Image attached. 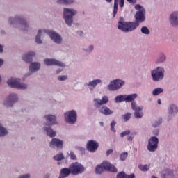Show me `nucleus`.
<instances>
[{"mask_svg": "<svg viewBox=\"0 0 178 178\" xmlns=\"http://www.w3.org/2000/svg\"><path fill=\"white\" fill-rule=\"evenodd\" d=\"M135 9L136 10H138L135 15L136 22H124L123 18H120V20L118 22L119 30H121L124 33L133 31V30H136L140 26V23L145 21V9L140 4L135 5Z\"/></svg>", "mask_w": 178, "mask_h": 178, "instance_id": "1", "label": "nucleus"}, {"mask_svg": "<svg viewBox=\"0 0 178 178\" xmlns=\"http://www.w3.org/2000/svg\"><path fill=\"white\" fill-rule=\"evenodd\" d=\"M138 95L136 93L131 94V95H125V102H131V108L133 111H134V116L136 119H141L144 114L143 113V106H137V103L134 102L136 98H137Z\"/></svg>", "mask_w": 178, "mask_h": 178, "instance_id": "2", "label": "nucleus"}, {"mask_svg": "<svg viewBox=\"0 0 178 178\" xmlns=\"http://www.w3.org/2000/svg\"><path fill=\"white\" fill-rule=\"evenodd\" d=\"M105 170H107L108 172H113L114 173L118 172L116 167H115V165H112L108 161H103L101 165H97L95 169V172L98 175H101V173H103V172H105Z\"/></svg>", "mask_w": 178, "mask_h": 178, "instance_id": "3", "label": "nucleus"}, {"mask_svg": "<svg viewBox=\"0 0 178 178\" xmlns=\"http://www.w3.org/2000/svg\"><path fill=\"white\" fill-rule=\"evenodd\" d=\"M77 14V11L74 9L64 8V20L67 26H72L73 23V16Z\"/></svg>", "mask_w": 178, "mask_h": 178, "instance_id": "4", "label": "nucleus"}, {"mask_svg": "<svg viewBox=\"0 0 178 178\" xmlns=\"http://www.w3.org/2000/svg\"><path fill=\"white\" fill-rule=\"evenodd\" d=\"M151 74L154 81H159V80L163 79L165 69L162 67H158L151 72Z\"/></svg>", "mask_w": 178, "mask_h": 178, "instance_id": "5", "label": "nucleus"}, {"mask_svg": "<svg viewBox=\"0 0 178 178\" xmlns=\"http://www.w3.org/2000/svg\"><path fill=\"white\" fill-rule=\"evenodd\" d=\"M70 169L71 170V175L76 176L77 175H81L84 172V166L79 163V162H74L70 164Z\"/></svg>", "mask_w": 178, "mask_h": 178, "instance_id": "6", "label": "nucleus"}, {"mask_svg": "<svg viewBox=\"0 0 178 178\" xmlns=\"http://www.w3.org/2000/svg\"><path fill=\"white\" fill-rule=\"evenodd\" d=\"M64 116L65 122L70 124H74V122H77V113L74 110L65 113Z\"/></svg>", "mask_w": 178, "mask_h": 178, "instance_id": "7", "label": "nucleus"}, {"mask_svg": "<svg viewBox=\"0 0 178 178\" xmlns=\"http://www.w3.org/2000/svg\"><path fill=\"white\" fill-rule=\"evenodd\" d=\"M7 84L12 88H19L20 90H26L27 85L20 83L19 80L12 78L7 81Z\"/></svg>", "mask_w": 178, "mask_h": 178, "instance_id": "8", "label": "nucleus"}, {"mask_svg": "<svg viewBox=\"0 0 178 178\" xmlns=\"http://www.w3.org/2000/svg\"><path fill=\"white\" fill-rule=\"evenodd\" d=\"M159 143V140H158V138H156V136H152L148 141V151H149V152H155V151L158 149Z\"/></svg>", "mask_w": 178, "mask_h": 178, "instance_id": "9", "label": "nucleus"}, {"mask_svg": "<svg viewBox=\"0 0 178 178\" xmlns=\"http://www.w3.org/2000/svg\"><path fill=\"white\" fill-rule=\"evenodd\" d=\"M124 84V82L120 79H116L111 81L108 86V88L110 91H115V90H119L122 86Z\"/></svg>", "mask_w": 178, "mask_h": 178, "instance_id": "10", "label": "nucleus"}, {"mask_svg": "<svg viewBox=\"0 0 178 178\" xmlns=\"http://www.w3.org/2000/svg\"><path fill=\"white\" fill-rule=\"evenodd\" d=\"M8 22L10 24H13L15 23H18L19 24H22V26L24 27L25 30L26 29H29V26H27V22H26V19H24V18H22L21 17H15V18H10Z\"/></svg>", "mask_w": 178, "mask_h": 178, "instance_id": "11", "label": "nucleus"}, {"mask_svg": "<svg viewBox=\"0 0 178 178\" xmlns=\"http://www.w3.org/2000/svg\"><path fill=\"white\" fill-rule=\"evenodd\" d=\"M44 33H47L49 35L50 38L56 42V44H60V42H62V38L56 32L44 30Z\"/></svg>", "mask_w": 178, "mask_h": 178, "instance_id": "12", "label": "nucleus"}, {"mask_svg": "<svg viewBox=\"0 0 178 178\" xmlns=\"http://www.w3.org/2000/svg\"><path fill=\"white\" fill-rule=\"evenodd\" d=\"M18 100L17 95L15 93L10 94L4 101V105L6 106H13V104L17 102Z\"/></svg>", "mask_w": 178, "mask_h": 178, "instance_id": "13", "label": "nucleus"}, {"mask_svg": "<svg viewBox=\"0 0 178 178\" xmlns=\"http://www.w3.org/2000/svg\"><path fill=\"white\" fill-rule=\"evenodd\" d=\"M94 106L96 108H99V106H101V105H104L105 104H108V102H109V97H108V96H104L102 97V99H94Z\"/></svg>", "mask_w": 178, "mask_h": 178, "instance_id": "14", "label": "nucleus"}, {"mask_svg": "<svg viewBox=\"0 0 178 178\" xmlns=\"http://www.w3.org/2000/svg\"><path fill=\"white\" fill-rule=\"evenodd\" d=\"M99 145L95 140H89L87 143V149L90 152H95L98 149Z\"/></svg>", "mask_w": 178, "mask_h": 178, "instance_id": "15", "label": "nucleus"}, {"mask_svg": "<svg viewBox=\"0 0 178 178\" xmlns=\"http://www.w3.org/2000/svg\"><path fill=\"white\" fill-rule=\"evenodd\" d=\"M50 147L52 148H57L58 149H62V148H63V141L58 138H53L50 143Z\"/></svg>", "mask_w": 178, "mask_h": 178, "instance_id": "16", "label": "nucleus"}, {"mask_svg": "<svg viewBox=\"0 0 178 178\" xmlns=\"http://www.w3.org/2000/svg\"><path fill=\"white\" fill-rule=\"evenodd\" d=\"M44 63L45 65H47V66H52V65H55L56 66H60L61 67H65V64L56 59H45Z\"/></svg>", "mask_w": 178, "mask_h": 178, "instance_id": "17", "label": "nucleus"}, {"mask_svg": "<svg viewBox=\"0 0 178 178\" xmlns=\"http://www.w3.org/2000/svg\"><path fill=\"white\" fill-rule=\"evenodd\" d=\"M170 22L173 26H178V12H175L170 15Z\"/></svg>", "mask_w": 178, "mask_h": 178, "instance_id": "18", "label": "nucleus"}, {"mask_svg": "<svg viewBox=\"0 0 178 178\" xmlns=\"http://www.w3.org/2000/svg\"><path fill=\"white\" fill-rule=\"evenodd\" d=\"M33 56H35V53L33 51H30L27 54L23 55L22 59L24 62H27V63L33 62Z\"/></svg>", "mask_w": 178, "mask_h": 178, "instance_id": "19", "label": "nucleus"}, {"mask_svg": "<svg viewBox=\"0 0 178 178\" xmlns=\"http://www.w3.org/2000/svg\"><path fill=\"white\" fill-rule=\"evenodd\" d=\"M99 111L100 112V113H102V115H106V116H108L109 115H112L113 113V111L111 110L106 106L100 107L99 108Z\"/></svg>", "mask_w": 178, "mask_h": 178, "instance_id": "20", "label": "nucleus"}, {"mask_svg": "<svg viewBox=\"0 0 178 178\" xmlns=\"http://www.w3.org/2000/svg\"><path fill=\"white\" fill-rule=\"evenodd\" d=\"M70 173H72V171L70 170V167H69V168H64L60 170V176H59L58 178L67 177V176H69V175H70Z\"/></svg>", "mask_w": 178, "mask_h": 178, "instance_id": "21", "label": "nucleus"}, {"mask_svg": "<svg viewBox=\"0 0 178 178\" xmlns=\"http://www.w3.org/2000/svg\"><path fill=\"white\" fill-rule=\"evenodd\" d=\"M45 118L50 123L51 125L56 124V117L52 115H45Z\"/></svg>", "mask_w": 178, "mask_h": 178, "instance_id": "22", "label": "nucleus"}, {"mask_svg": "<svg viewBox=\"0 0 178 178\" xmlns=\"http://www.w3.org/2000/svg\"><path fill=\"white\" fill-rule=\"evenodd\" d=\"M40 65L38 63H32L29 66L30 72H37L40 70Z\"/></svg>", "mask_w": 178, "mask_h": 178, "instance_id": "23", "label": "nucleus"}, {"mask_svg": "<svg viewBox=\"0 0 178 178\" xmlns=\"http://www.w3.org/2000/svg\"><path fill=\"white\" fill-rule=\"evenodd\" d=\"M45 131L47 132V136L49 137H55L56 136V132H55L51 127L44 128Z\"/></svg>", "mask_w": 178, "mask_h": 178, "instance_id": "24", "label": "nucleus"}, {"mask_svg": "<svg viewBox=\"0 0 178 178\" xmlns=\"http://www.w3.org/2000/svg\"><path fill=\"white\" fill-rule=\"evenodd\" d=\"M115 101L117 103L123 102L126 101V95H120L118 96H116Z\"/></svg>", "mask_w": 178, "mask_h": 178, "instance_id": "25", "label": "nucleus"}, {"mask_svg": "<svg viewBox=\"0 0 178 178\" xmlns=\"http://www.w3.org/2000/svg\"><path fill=\"white\" fill-rule=\"evenodd\" d=\"M42 33V31L41 29H39L38 31V34L35 38V42L36 44H42V41L41 40V34Z\"/></svg>", "mask_w": 178, "mask_h": 178, "instance_id": "26", "label": "nucleus"}, {"mask_svg": "<svg viewBox=\"0 0 178 178\" xmlns=\"http://www.w3.org/2000/svg\"><path fill=\"white\" fill-rule=\"evenodd\" d=\"M101 80L100 79H95L88 83H86V86H89L90 87H97V84H100Z\"/></svg>", "mask_w": 178, "mask_h": 178, "instance_id": "27", "label": "nucleus"}, {"mask_svg": "<svg viewBox=\"0 0 178 178\" xmlns=\"http://www.w3.org/2000/svg\"><path fill=\"white\" fill-rule=\"evenodd\" d=\"M177 112H178L177 106L175 104H172L170 106L169 113H177Z\"/></svg>", "mask_w": 178, "mask_h": 178, "instance_id": "28", "label": "nucleus"}, {"mask_svg": "<svg viewBox=\"0 0 178 178\" xmlns=\"http://www.w3.org/2000/svg\"><path fill=\"white\" fill-rule=\"evenodd\" d=\"M138 169L141 171V172H148V170H149V165H142L140 164L138 165Z\"/></svg>", "mask_w": 178, "mask_h": 178, "instance_id": "29", "label": "nucleus"}, {"mask_svg": "<svg viewBox=\"0 0 178 178\" xmlns=\"http://www.w3.org/2000/svg\"><path fill=\"white\" fill-rule=\"evenodd\" d=\"M6 134H8V131L2 127V124H0V137H4Z\"/></svg>", "mask_w": 178, "mask_h": 178, "instance_id": "30", "label": "nucleus"}, {"mask_svg": "<svg viewBox=\"0 0 178 178\" xmlns=\"http://www.w3.org/2000/svg\"><path fill=\"white\" fill-rule=\"evenodd\" d=\"M74 2V0H58V3H63L64 5H70L71 3H73Z\"/></svg>", "mask_w": 178, "mask_h": 178, "instance_id": "31", "label": "nucleus"}, {"mask_svg": "<svg viewBox=\"0 0 178 178\" xmlns=\"http://www.w3.org/2000/svg\"><path fill=\"white\" fill-rule=\"evenodd\" d=\"M54 161H62V159H65V156H63V154L59 153L54 156Z\"/></svg>", "mask_w": 178, "mask_h": 178, "instance_id": "32", "label": "nucleus"}, {"mask_svg": "<svg viewBox=\"0 0 178 178\" xmlns=\"http://www.w3.org/2000/svg\"><path fill=\"white\" fill-rule=\"evenodd\" d=\"M161 92H163V89L161 88H157L153 90L152 94L153 95H159Z\"/></svg>", "mask_w": 178, "mask_h": 178, "instance_id": "33", "label": "nucleus"}, {"mask_svg": "<svg viewBox=\"0 0 178 178\" xmlns=\"http://www.w3.org/2000/svg\"><path fill=\"white\" fill-rule=\"evenodd\" d=\"M117 13H118V0H114L113 17L116 16Z\"/></svg>", "mask_w": 178, "mask_h": 178, "instance_id": "34", "label": "nucleus"}, {"mask_svg": "<svg viewBox=\"0 0 178 178\" xmlns=\"http://www.w3.org/2000/svg\"><path fill=\"white\" fill-rule=\"evenodd\" d=\"M127 156H129V153L123 152L120 155V161H126Z\"/></svg>", "mask_w": 178, "mask_h": 178, "instance_id": "35", "label": "nucleus"}, {"mask_svg": "<svg viewBox=\"0 0 178 178\" xmlns=\"http://www.w3.org/2000/svg\"><path fill=\"white\" fill-rule=\"evenodd\" d=\"M122 118H123L124 122H127L130 119V118H131V113H128L125 115H123Z\"/></svg>", "mask_w": 178, "mask_h": 178, "instance_id": "36", "label": "nucleus"}, {"mask_svg": "<svg viewBox=\"0 0 178 178\" xmlns=\"http://www.w3.org/2000/svg\"><path fill=\"white\" fill-rule=\"evenodd\" d=\"M141 33H143V34H149V30L147 26H143L141 29Z\"/></svg>", "mask_w": 178, "mask_h": 178, "instance_id": "37", "label": "nucleus"}, {"mask_svg": "<svg viewBox=\"0 0 178 178\" xmlns=\"http://www.w3.org/2000/svg\"><path fill=\"white\" fill-rule=\"evenodd\" d=\"M117 178H126V172H120L117 175Z\"/></svg>", "mask_w": 178, "mask_h": 178, "instance_id": "38", "label": "nucleus"}, {"mask_svg": "<svg viewBox=\"0 0 178 178\" xmlns=\"http://www.w3.org/2000/svg\"><path fill=\"white\" fill-rule=\"evenodd\" d=\"M115 126H116V122L112 121L111 123V131L114 133H116V130H115Z\"/></svg>", "mask_w": 178, "mask_h": 178, "instance_id": "39", "label": "nucleus"}, {"mask_svg": "<svg viewBox=\"0 0 178 178\" xmlns=\"http://www.w3.org/2000/svg\"><path fill=\"white\" fill-rule=\"evenodd\" d=\"M70 159L72 161H77V157L76 156V154H74V152H71L70 154Z\"/></svg>", "mask_w": 178, "mask_h": 178, "instance_id": "40", "label": "nucleus"}, {"mask_svg": "<svg viewBox=\"0 0 178 178\" xmlns=\"http://www.w3.org/2000/svg\"><path fill=\"white\" fill-rule=\"evenodd\" d=\"M161 123H162V118L159 119L158 121L155 122L153 124V127H158V126H159V124H161Z\"/></svg>", "mask_w": 178, "mask_h": 178, "instance_id": "41", "label": "nucleus"}, {"mask_svg": "<svg viewBox=\"0 0 178 178\" xmlns=\"http://www.w3.org/2000/svg\"><path fill=\"white\" fill-rule=\"evenodd\" d=\"M58 80H59L60 81H65V80H67V76L63 75V76H58Z\"/></svg>", "mask_w": 178, "mask_h": 178, "instance_id": "42", "label": "nucleus"}, {"mask_svg": "<svg viewBox=\"0 0 178 178\" xmlns=\"http://www.w3.org/2000/svg\"><path fill=\"white\" fill-rule=\"evenodd\" d=\"M129 134H130V131L127 130L124 132H122L120 134V137L123 138L125 137V136H129Z\"/></svg>", "mask_w": 178, "mask_h": 178, "instance_id": "43", "label": "nucleus"}, {"mask_svg": "<svg viewBox=\"0 0 178 178\" xmlns=\"http://www.w3.org/2000/svg\"><path fill=\"white\" fill-rule=\"evenodd\" d=\"M126 178H136V175H134V173L131 175L126 174Z\"/></svg>", "mask_w": 178, "mask_h": 178, "instance_id": "44", "label": "nucleus"}, {"mask_svg": "<svg viewBox=\"0 0 178 178\" xmlns=\"http://www.w3.org/2000/svg\"><path fill=\"white\" fill-rule=\"evenodd\" d=\"M166 59V56L165 55H162L160 58V60H159V63L161 62H165V60Z\"/></svg>", "mask_w": 178, "mask_h": 178, "instance_id": "45", "label": "nucleus"}, {"mask_svg": "<svg viewBox=\"0 0 178 178\" xmlns=\"http://www.w3.org/2000/svg\"><path fill=\"white\" fill-rule=\"evenodd\" d=\"M111 154H113V149H108L107 150L106 155V156H109Z\"/></svg>", "mask_w": 178, "mask_h": 178, "instance_id": "46", "label": "nucleus"}, {"mask_svg": "<svg viewBox=\"0 0 178 178\" xmlns=\"http://www.w3.org/2000/svg\"><path fill=\"white\" fill-rule=\"evenodd\" d=\"M120 8H123V6H124V0H120Z\"/></svg>", "mask_w": 178, "mask_h": 178, "instance_id": "47", "label": "nucleus"}, {"mask_svg": "<svg viewBox=\"0 0 178 178\" xmlns=\"http://www.w3.org/2000/svg\"><path fill=\"white\" fill-rule=\"evenodd\" d=\"M19 178H30V175L26 174L25 175H22L21 177H19Z\"/></svg>", "mask_w": 178, "mask_h": 178, "instance_id": "48", "label": "nucleus"}, {"mask_svg": "<svg viewBox=\"0 0 178 178\" xmlns=\"http://www.w3.org/2000/svg\"><path fill=\"white\" fill-rule=\"evenodd\" d=\"M129 3H136L137 0H127Z\"/></svg>", "mask_w": 178, "mask_h": 178, "instance_id": "49", "label": "nucleus"}, {"mask_svg": "<svg viewBox=\"0 0 178 178\" xmlns=\"http://www.w3.org/2000/svg\"><path fill=\"white\" fill-rule=\"evenodd\" d=\"M3 52V47L0 44V54H2Z\"/></svg>", "mask_w": 178, "mask_h": 178, "instance_id": "50", "label": "nucleus"}, {"mask_svg": "<svg viewBox=\"0 0 178 178\" xmlns=\"http://www.w3.org/2000/svg\"><path fill=\"white\" fill-rule=\"evenodd\" d=\"M127 140H128V141H133V137H131V136H128V137H127Z\"/></svg>", "mask_w": 178, "mask_h": 178, "instance_id": "51", "label": "nucleus"}, {"mask_svg": "<svg viewBox=\"0 0 178 178\" xmlns=\"http://www.w3.org/2000/svg\"><path fill=\"white\" fill-rule=\"evenodd\" d=\"M92 49H94V46L91 45L89 47V51H92Z\"/></svg>", "mask_w": 178, "mask_h": 178, "instance_id": "52", "label": "nucleus"}, {"mask_svg": "<svg viewBox=\"0 0 178 178\" xmlns=\"http://www.w3.org/2000/svg\"><path fill=\"white\" fill-rule=\"evenodd\" d=\"M78 34L81 36L84 33H83V31H78Z\"/></svg>", "mask_w": 178, "mask_h": 178, "instance_id": "53", "label": "nucleus"}, {"mask_svg": "<svg viewBox=\"0 0 178 178\" xmlns=\"http://www.w3.org/2000/svg\"><path fill=\"white\" fill-rule=\"evenodd\" d=\"M3 65V60L0 59V66H2Z\"/></svg>", "mask_w": 178, "mask_h": 178, "instance_id": "54", "label": "nucleus"}, {"mask_svg": "<svg viewBox=\"0 0 178 178\" xmlns=\"http://www.w3.org/2000/svg\"><path fill=\"white\" fill-rule=\"evenodd\" d=\"M156 136H158L159 134V131L156 130V132L154 133Z\"/></svg>", "mask_w": 178, "mask_h": 178, "instance_id": "55", "label": "nucleus"}, {"mask_svg": "<svg viewBox=\"0 0 178 178\" xmlns=\"http://www.w3.org/2000/svg\"><path fill=\"white\" fill-rule=\"evenodd\" d=\"M157 102H158V104H159V105H161V99H159L157 100Z\"/></svg>", "mask_w": 178, "mask_h": 178, "instance_id": "56", "label": "nucleus"}, {"mask_svg": "<svg viewBox=\"0 0 178 178\" xmlns=\"http://www.w3.org/2000/svg\"><path fill=\"white\" fill-rule=\"evenodd\" d=\"M44 178H49V174H47V175L44 176Z\"/></svg>", "mask_w": 178, "mask_h": 178, "instance_id": "57", "label": "nucleus"}, {"mask_svg": "<svg viewBox=\"0 0 178 178\" xmlns=\"http://www.w3.org/2000/svg\"><path fill=\"white\" fill-rule=\"evenodd\" d=\"M60 72H62L60 70H58L56 71L57 74H59V73H60Z\"/></svg>", "mask_w": 178, "mask_h": 178, "instance_id": "58", "label": "nucleus"}, {"mask_svg": "<svg viewBox=\"0 0 178 178\" xmlns=\"http://www.w3.org/2000/svg\"><path fill=\"white\" fill-rule=\"evenodd\" d=\"M108 3H111L112 2V0H106Z\"/></svg>", "mask_w": 178, "mask_h": 178, "instance_id": "59", "label": "nucleus"}, {"mask_svg": "<svg viewBox=\"0 0 178 178\" xmlns=\"http://www.w3.org/2000/svg\"><path fill=\"white\" fill-rule=\"evenodd\" d=\"M100 125H101L102 127L104 126V122H100Z\"/></svg>", "mask_w": 178, "mask_h": 178, "instance_id": "60", "label": "nucleus"}, {"mask_svg": "<svg viewBox=\"0 0 178 178\" xmlns=\"http://www.w3.org/2000/svg\"><path fill=\"white\" fill-rule=\"evenodd\" d=\"M0 83H1V76H0Z\"/></svg>", "mask_w": 178, "mask_h": 178, "instance_id": "61", "label": "nucleus"}, {"mask_svg": "<svg viewBox=\"0 0 178 178\" xmlns=\"http://www.w3.org/2000/svg\"><path fill=\"white\" fill-rule=\"evenodd\" d=\"M30 74H29L28 76H30Z\"/></svg>", "mask_w": 178, "mask_h": 178, "instance_id": "62", "label": "nucleus"}]
</instances>
